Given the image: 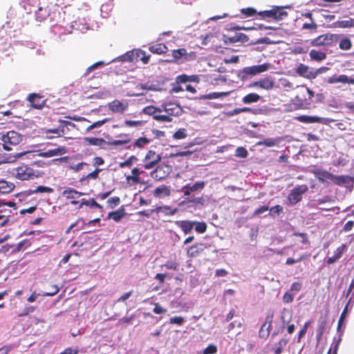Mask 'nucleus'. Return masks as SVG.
Listing matches in <instances>:
<instances>
[{
    "mask_svg": "<svg viewBox=\"0 0 354 354\" xmlns=\"http://www.w3.org/2000/svg\"><path fill=\"white\" fill-rule=\"evenodd\" d=\"M161 161V156L153 150H149L142 160L145 169H151L156 167L158 163Z\"/></svg>",
    "mask_w": 354,
    "mask_h": 354,
    "instance_id": "4",
    "label": "nucleus"
},
{
    "mask_svg": "<svg viewBox=\"0 0 354 354\" xmlns=\"http://www.w3.org/2000/svg\"><path fill=\"white\" fill-rule=\"evenodd\" d=\"M229 95V92H212L201 96V100H212L226 97Z\"/></svg>",
    "mask_w": 354,
    "mask_h": 354,
    "instance_id": "30",
    "label": "nucleus"
},
{
    "mask_svg": "<svg viewBox=\"0 0 354 354\" xmlns=\"http://www.w3.org/2000/svg\"><path fill=\"white\" fill-rule=\"evenodd\" d=\"M171 55L173 57V59L170 61L171 62H183L190 59V55L187 53V50L184 48L173 50Z\"/></svg>",
    "mask_w": 354,
    "mask_h": 354,
    "instance_id": "13",
    "label": "nucleus"
},
{
    "mask_svg": "<svg viewBox=\"0 0 354 354\" xmlns=\"http://www.w3.org/2000/svg\"><path fill=\"white\" fill-rule=\"evenodd\" d=\"M311 172L314 174L315 178L322 183L327 182L328 180H330L332 182L333 174L326 170L315 169H313Z\"/></svg>",
    "mask_w": 354,
    "mask_h": 354,
    "instance_id": "15",
    "label": "nucleus"
},
{
    "mask_svg": "<svg viewBox=\"0 0 354 354\" xmlns=\"http://www.w3.org/2000/svg\"><path fill=\"white\" fill-rule=\"evenodd\" d=\"M279 142V140L277 138H265L263 140L259 141L257 143V145L271 147L277 145Z\"/></svg>",
    "mask_w": 354,
    "mask_h": 354,
    "instance_id": "33",
    "label": "nucleus"
},
{
    "mask_svg": "<svg viewBox=\"0 0 354 354\" xmlns=\"http://www.w3.org/2000/svg\"><path fill=\"white\" fill-rule=\"evenodd\" d=\"M325 326H326V322H322L318 328H317V339L318 341H319L321 339H322V337L324 333V330H325Z\"/></svg>",
    "mask_w": 354,
    "mask_h": 354,
    "instance_id": "62",
    "label": "nucleus"
},
{
    "mask_svg": "<svg viewBox=\"0 0 354 354\" xmlns=\"http://www.w3.org/2000/svg\"><path fill=\"white\" fill-rule=\"evenodd\" d=\"M15 176L20 180L33 179L36 175L32 168L23 165L15 169Z\"/></svg>",
    "mask_w": 354,
    "mask_h": 354,
    "instance_id": "6",
    "label": "nucleus"
},
{
    "mask_svg": "<svg viewBox=\"0 0 354 354\" xmlns=\"http://www.w3.org/2000/svg\"><path fill=\"white\" fill-rule=\"evenodd\" d=\"M125 214V209L124 206H121L118 210L109 212L107 215V218L113 219L115 222H119Z\"/></svg>",
    "mask_w": 354,
    "mask_h": 354,
    "instance_id": "22",
    "label": "nucleus"
},
{
    "mask_svg": "<svg viewBox=\"0 0 354 354\" xmlns=\"http://www.w3.org/2000/svg\"><path fill=\"white\" fill-rule=\"evenodd\" d=\"M196 223L194 225L195 231L198 233L203 234L207 230V224L205 222H197L195 221Z\"/></svg>",
    "mask_w": 354,
    "mask_h": 354,
    "instance_id": "46",
    "label": "nucleus"
},
{
    "mask_svg": "<svg viewBox=\"0 0 354 354\" xmlns=\"http://www.w3.org/2000/svg\"><path fill=\"white\" fill-rule=\"evenodd\" d=\"M175 223L178 227H179L181 229V230L185 234H187L192 232L196 222L187 221V220H183V221H177L175 222Z\"/></svg>",
    "mask_w": 354,
    "mask_h": 354,
    "instance_id": "19",
    "label": "nucleus"
},
{
    "mask_svg": "<svg viewBox=\"0 0 354 354\" xmlns=\"http://www.w3.org/2000/svg\"><path fill=\"white\" fill-rule=\"evenodd\" d=\"M84 167H88V164L84 162H81L75 165H70V169L75 172H78L82 170Z\"/></svg>",
    "mask_w": 354,
    "mask_h": 354,
    "instance_id": "55",
    "label": "nucleus"
},
{
    "mask_svg": "<svg viewBox=\"0 0 354 354\" xmlns=\"http://www.w3.org/2000/svg\"><path fill=\"white\" fill-rule=\"evenodd\" d=\"M145 113L152 115L153 117L156 113H161V109L153 106H149L143 109Z\"/></svg>",
    "mask_w": 354,
    "mask_h": 354,
    "instance_id": "51",
    "label": "nucleus"
},
{
    "mask_svg": "<svg viewBox=\"0 0 354 354\" xmlns=\"http://www.w3.org/2000/svg\"><path fill=\"white\" fill-rule=\"evenodd\" d=\"M339 47L342 50H348L351 49L352 47L351 41L350 40V39L344 37L340 40Z\"/></svg>",
    "mask_w": 354,
    "mask_h": 354,
    "instance_id": "44",
    "label": "nucleus"
},
{
    "mask_svg": "<svg viewBox=\"0 0 354 354\" xmlns=\"http://www.w3.org/2000/svg\"><path fill=\"white\" fill-rule=\"evenodd\" d=\"M307 258L306 255L302 254L297 259H293V258H288L286 261V265H292L296 263H299L302 260Z\"/></svg>",
    "mask_w": 354,
    "mask_h": 354,
    "instance_id": "59",
    "label": "nucleus"
},
{
    "mask_svg": "<svg viewBox=\"0 0 354 354\" xmlns=\"http://www.w3.org/2000/svg\"><path fill=\"white\" fill-rule=\"evenodd\" d=\"M120 203V198L118 196H113L108 199V207L113 209Z\"/></svg>",
    "mask_w": 354,
    "mask_h": 354,
    "instance_id": "48",
    "label": "nucleus"
},
{
    "mask_svg": "<svg viewBox=\"0 0 354 354\" xmlns=\"http://www.w3.org/2000/svg\"><path fill=\"white\" fill-rule=\"evenodd\" d=\"M83 205L88 206L90 207H96L98 209H102V206L97 203L93 198H90L89 200H86L85 198L81 199V203L78 209H80L83 207Z\"/></svg>",
    "mask_w": 354,
    "mask_h": 354,
    "instance_id": "31",
    "label": "nucleus"
},
{
    "mask_svg": "<svg viewBox=\"0 0 354 354\" xmlns=\"http://www.w3.org/2000/svg\"><path fill=\"white\" fill-rule=\"evenodd\" d=\"M283 212V207L279 205H277L274 207H272L270 209V214L271 215H274V214H280L281 212Z\"/></svg>",
    "mask_w": 354,
    "mask_h": 354,
    "instance_id": "63",
    "label": "nucleus"
},
{
    "mask_svg": "<svg viewBox=\"0 0 354 354\" xmlns=\"http://www.w3.org/2000/svg\"><path fill=\"white\" fill-rule=\"evenodd\" d=\"M274 313H268L266 316L264 323L262 324L263 327H268V329H270L273 321Z\"/></svg>",
    "mask_w": 354,
    "mask_h": 354,
    "instance_id": "50",
    "label": "nucleus"
},
{
    "mask_svg": "<svg viewBox=\"0 0 354 354\" xmlns=\"http://www.w3.org/2000/svg\"><path fill=\"white\" fill-rule=\"evenodd\" d=\"M138 158L135 156H131L129 157L125 161L120 162V167L121 168L124 167H130L133 161H136Z\"/></svg>",
    "mask_w": 354,
    "mask_h": 354,
    "instance_id": "52",
    "label": "nucleus"
},
{
    "mask_svg": "<svg viewBox=\"0 0 354 354\" xmlns=\"http://www.w3.org/2000/svg\"><path fill=\"white\" fill-rule=\"evenodd\" d=\"M143 172V171H141L138 168L135 167L131 170V175L127 176L126 179L127 181L131 180L134 185L138 184L140 183V178L139 176Z\"/></svg>",
    "mask_w": 354,
    "mask_h": 354,
    "instance_id": "27",
    "label": "nucleus"
},
{
    "mask_svg": "<svg viewBox=\"0 0 354 354\" xmlns=\"http://www.w3.org/2000/svg\"><path fill=\"white\" fill-rule=\"evenodd\" d=\"M296 119L303 123H319L322 122V118L317 116H310L301 115L296 118Z\"/></svg>",
    "mask_w": 354,
    "mask_h": 354,
    "instance_id": "28",
    "label": "nucleus"
},
{
    "mask_svg": "<svg viewBox=\"0 0 354 354\" xmlns=\"http://www.w3.org/2000/svg\"><path fill=\"white\" fill-rule=\"evenodd\" d=\"M311 323H312L311 321H308L304 324L303 327L299 330V334H298V339H297L298 342H299L301 341V338L306 335L308 328Z\"/></svg>",
    "mask_w": 354,
    "mask_h": 354,
    "instance_id": "54",
    "label": "nucleus"
},
{
    "mask_svg": "<svg viewBox=\"0 0 354 354\" xmlns=\"http://www.w3.org/2000/svg\"><path fill=\"white\" fill-rule=\"evenodd\" d=\"M261 99V96L257 93H251L245 95L242 98V102L244 104H252L258 102Z\"/></svg>",
    "mask_w": 354,
    "mask_h": 354,
    "instance_id": "35",
    "label": "nucleus"
},
{
    "mask_svg": "<svg viewBox=\"0 0 354 354\" xmlns=\"http://www.w3.org/2000/svg\"><path fill=\"white\" fill-rule=\"evenodd\" d=\"M327 82L329 84H334L341 82L344 84H354V79L349 78L346 75H341L339 76L334 75L328 79Z\"/></svg>",
    "mask_w": 354,
    "mask_h": 354,
    "instance_id": "20",
    "label": "nucleus"
},
{
    "mask_svg": "<svg viewBox=\"0 0 354 354\" xmlns=\"http://www.w3.org/2000/svg\"><path fill=\"white\" fill-rule=\"evenodd\" d=\"M162 167H156V169L151 173V177L157 180H161L165 178L167 176V174H165V172L162 173Z\"/></svg>",
    "mask_w": 354,
    "mask_h": 354,
    "instance_id": "41",
    "label": "nucleus"
},
{
    "mask_svg": "<svg viewBox=\"0 0 354 354\" xmlns=\"http://www.w3.org/2000/svg\"><path fill=\"white\" fill-rule=\"evenodd\" d=\"M270 333V329H268V327L261 326L260 330L259 331V336L260 338L266 339Z\"/></svg>",
    "mask_w": 354,
    "mask_h": 354,
    "instance_id": "60",
    "label": "nucleus"
},
{
    "mask_svg": "<svg viewBox=\"0 0 354 354\" xmlns=\"http://www.w3.org/2000/svg\"><path fill=\"white\" fill-rule=\"evenodd\" d=\"M170 194L169 187L165 185L156 187L153 193L154 197L160 198L169 196Z\"/></svg>",
    "mask_w": 354,
    "mask_h": 354,
    "instance_id": "24",
    "label": "nucleus"
},
{
    "mask_svg": "<svg viewBox=\"0 0 354 354\" xmlns=\"http://www.w3.org/2000/svg\"><path fill=\"white\" fill-rule=\"evenodd\" d=\"M309 57L311 60L321 62L326 58V53L322 50L312 49L309 52Z\"/></svg>",
    "mask_w": 354,
    "mask_h": 354,
    "instance_id": "25",
    "label": "nucleus"
},
{
    "mask_svg": "<svg viewBox=\"0 0 354 354\" xmlns=\"http://www.w3.org/2000/svg\"><path fill=\"white\" fill-rule=\"evenodd\" d=\"M79 352V350L77 347L72 348L68 347L64 350L63 352L60 353L59 354H77Z\"/></svg>",
    "mask_w": 354,
    "mask_h": 354,
    "instance_id": "64",
    "label": "nucleus"
},
{
    "mask_svg": "<svg viewBox=\"0 0 354 354\" xmlns=\"http://www.w3.org/2000/svg\"><path fill=\"white\" fill-rule=\"evenodd\" d=\"M123 62H133L136 59V49L128 51L126 54L121 57Z\"/></svg>",
    "mask_w": 354,
    "mask_h": 354,
    "instance_id": "42",
    "label": "nucleus"
},
{
    "mask_svg": "<svg viewBox=\"0 0 354 354\" xmlns=\"http://www.w3.org/2000/svg\"><path fill=\"white\" fill-rule=\"evenodd\" d=\"M353 178L349 176H335L333 174L332 183L339 186H343L352 182Z\"/></svg>",
    "mask_w": 354,
    "mask_h": 354,
    "instance_id": "23",
    "label": "nucleus"
},
{
    "mask_svg": "<svg viewBox=\"0 0 354 354\" xmlns=\"http://www.w3.org/2000/svg\"><path fill=\"white\" fill-rule=\"evenodd\" d=\"M59 125L58 128L48 129L45 131L46 133H55L57 136L55 137H60L66 134V129H68V126L75 127V124L71 122L66 120H59ZM55 136H48V138H53Z\"/></svg>",
    "mask_w": 354,
    "mask_h": 354,
    "instance_id": "8",
    "label": "nucleus"
},
{
    "mask_svg": "<svg viewBox=\"0 0 354 354\" xmlns=\"http://www.w3.org/2000/svg\"><path fill=\"white\" fill-rule=\"evenodd\" d=\"M108 121H109V119L106 118L102 120H99V121L95 122L86 128V131H89L93 129L100 127Z\"/></svg>",
    "mask_w": 354,
    "mask_h": 354,
    "instance_id": "56",
    "label": "nucleus"
},
{
    "mask_svg": "<svg viewBox=\"0 0 354 354\" xmlns=\"http://www.w3.org/2000/svg\"><path fill=\"white\" fill-rule=\"evenodd\" d=\"M0 139L3 141V149L6 151H10L11 150V148L8 146V144L11 145H16L21 142V137L16 131H8L7 134L0 133Z\"/></svg>",
    "mask_w": 354,
    "mask_h": 354,
    "instance_id": "3",
    "label": "nucleus"
},
{
    "mask_svg": "<svg viewBox=\"0 0 354 354\" xmlns=\"http://www.w3.org/2000/svg\"><path fill=\"white\" fill-rule=\"evenodd\" d=\"M14 188L15 185L12 183H10L4 180H0V194H8L11 192Z\"/></svg>",
    "mask_w": 354,
    "mask_h": 354,
    "instance_id": "29",
    "label": "nucleus"
},
{
    "mask_svg": "<svg viewBox=\"0 0 354 354\" xmlns=\"http://www.w3.org/2000/svg\"><path fill=\"white\" fill-rule=\"evenodd\" d=\"M338 35L326 33L311 39L310 44L312 46L315 47H330L334 46L338 41Z\"/></svg>",
    "mask_w": 354,
    "mask_h": 354,
    "instance_id": "1",
    "label": "nucleus"
},
{
    "mask_svg": "<svg viewBox=\"0 0 354 354\" xmlns=\"http://www.w3.org/2000/svg\"><path fill=\"white\" fill-rule=\"evenodd\" d=\"M134 141V146L136 149H142L151 142V140L147 137H140Z\"/></svg>",
    "mask_w": 354,
    "mask_h": 354,
    "instance_id": "39",
    "label": "nucleus"
},
{
    "mask_svg": "<svg viewBox=\"0 0 354 354\" xmlns=\"http://www.w3.org/2000/svg\"><path fill=\"white\" fill-rule=\"evenodd\" d=\"M149 50L152 53L162 55L165 54L168 51V48L165 44L160 43L151 46L149 48Z\"/></svg>",
    "mask_w": 354,
    "mask_h": 354,
    "instance_id": "26",
    "label": "nucleus"
},
{
    "mask_svg": "<svg viewBox=\"0 0 354 354\" xmlns=\"http://www.w3.org/2000/svg\"><path fill=\"white\" fill-rule=\"evenodd\" d=\"M318 26L315 20H312L310 23H304L301 26V30H307L309 33L314 34L317 32Z\"/></svg>",
    "mask_w": 354,
    "mask_h": 354,
    "instance_id": "40",
    "label": "nucleus"
},
{
    "mask_svg": "<svg viewBox=\"0 0 354 354\" xmlns=\"http://www.w3.org/2000/svg\"><path fill=\"white\" fill-rule=\"evenodd\" d=\"M153 118L160 122H171L172 118L167 115H161L160 113H156Z\"/></svg>",
    "mask_w": 354,
    "mask_h": 354,
    "instance_id": "49",
    "label": "nucleus"
},
{
    "mask_svg": "<svg viewBox=\"0 0 354 354\" xmlns=\"http://www.w3.org/2000/svg\"><path fill=\"white\" fill-rule=\"evenodd\" d=\"M67 152L66 147L62 146L57 148L50 149L46 151L39 152V156L44 158H50L56 156H61L65 154Z\"/></svg>",
    "mask_w": 354,
    "mask_h": 354,
    "instance_id": "18",
    "label": "nucleus"
},
{
    "mask_svg": "<svg viewBox=\"0 0 354 354\" xmlns=\"http://www.w3.org/2000/svg\"><path fill=\"white\" fill-rule=\"evenodd\" d=\"M187 136V130L184 128H181L174 133L173 138L176 140H180L185 138Z\"/></svg>",
    "mask_w": 354,
    "mask_h": 354,
    "instance_id": "47",
    "label": "nucleus"
},
{
    "mask_svg": "<svg viewBox=\"0 0 354 354\" xmlns=\"http://www.w3.org/2000/svg\"><path fill=\"white\" fill-rule=\"evenodd\" d=\"M108 108L113 113H122L128 109V104H124L118 100H115L108 104Z\"/></svg>",
    "mask_w": 354,
    "mask_h": 354,
    "instance_id": "17",
    "label": "nucleus"
},
{
    "mask_svg": "<svg viewBox=\"0 0 354 354\" xmlns=\"http://www.w3.org/2000/svg\"><path fill=\"white\" fill-rule=\"evenodd\" d=\"M241 13L245 15V17H252L258 12L257 10L253 8H242L241 10Z\"/></svg>",
    "mask_w": 354,
    "mask_h": 354,
    "instance_id": "57",
    "label": "nucleus"
},
{
    "mask_svg": "<svg viewBox=\"0 0 354 354\" xmlns=\"http://www.w3.org/2000/svg\"><path fill=\"white\" fill-rule=\"evenodd\" d=\"M308 190L306 185H301L293 188L288 196V200L291 205H295L302 199V195Z\"/></svg>",
    "mask_w": 354,
    "mask_h": 354,
    "instance_id": "7",
    "label": "nucleus"
},
{
    "mask_svg": "<svg viewBox=\"0 0 354 354\" xmlns=\"http://www.w3.org/2000/svg\"><path fill=\"white\" fill-rule=\"evenodd\" d=\"M314 92L308 87H303L295 97V101L299 107L308 108L313 102Z\"/></svg>",
    "mask_w": 354,
    "mask_h": 354,
    "instance_id": "2",
    "label": "nucleus"
},
{
    "mask_svg": "<svg viewBox=\"0 0 354 354\" xmlns=\"http://www.w3.org/2000/svg\"><path fill=\"white\" fill-rule=\"evenodd\" d=\"M30 106L37 109H41L45 104L43 97L37 93H31L27 97Z\"/></svg>",
    "mask_w": 354,
    "mask_h": 354,
    "instance_id": "14",
    "label": "nucleus"
},
{
    "mask_svg": "<svg viewBox=\"0 0 354 354\" xmlns=\"http://www.w3.org/2000/svg\"><path fill=\"white\" fill-rule=\"evenodd\" d=\"M271 68V64L264 63L260 65L247 66L243 68V73L249 75H256L261 73L266 72Z\"/></svg>",
    "mask_w": 354,
    "mask_h": 354,
    "instance_id": "9",
    "label": "nucleus"
},
{
    "mask_svg": "<svg viewBox=\"0 0 354 354\" xmlns=\"http://www.w3.org/2000/svg\"><path fill=\"white\" fill-rule=\"evenodd\" d=\"M124 124L126 126L129 127H136L142 125L143 122L141 120H126L124 121Z\"/></svg>",
    "mask_w": 354,
    "mask_h": 354,
    "instance_id": "61",
    "label": "nucleus"
},
{
    "mask_svg": "<svg viewBox=\"0 0 354 354\" xmlns=\"http://www.w3.org/2000/svg\"><path fill=\"white\" fill-rule=\"evenodd\" d=\"M53 189L50 187H46L43 185L38 186L33 190H30V194L35 193H53Z\"/></svg>",
    "mask_w": 354,
    "mask_h": 354,
    "instance_id": "45",
    "label": "nucleus"
},
{
    "mask_svg": "<svg viewBox=\"0 0 354 354\" xmlns=\"http://www.w3.org/2000/svg\"><path fill=\"white\" fill-rule=\"evenodd\" d=\"M84 195V193L77 191L71 187H66L62 192V196L69 201V204L73 206H80L81 203L80 197Z\"/></svg>",
    "mask_w": 354,
    "mask_h": 354,
    "instance_id": "5",
    "label": "nucleus"
},
{
    "mask_svg": "<svg viewBox=\"0 0 354 354\" xmlns=\"http://www.w3.org/2000/svg\"><path fill=\"white\" fill-rule=\"evenodd\" d=\"M288 342L287 339H281L273 347L272 351L275 354H281L283 349L286 346Z\"/></svg>",
    "mask_w": 354,
    "mask_h": 354,
    "instance_id": "38",
    "label": "nucleus"
},
{
    "mask_svg": "<svg viewBox=\"0 0 354 354\" xmlns=\"http://www.w3.org/2000/svg\"><path fill=\"white\" fill-rule=\"evenodd\" d=\"M150 55H147L146 52L142 49H136V61L140 60L145 64L149 63Z\"/></svg>",
    "mask_w": 354,
    "mask_h": 354,
    "instance_id": "37",
    "label": "nucleus"
},
{
    "mask_svg": "<svg viewBox=\"0 0 354 354\" xmlns=\"http://www.w3.org/2000/svg\"><path fill=\"white\" fill-rule=\"evenodd\" d=\"M205 186V181H197L194 184L188 183L183 187L182 192L185 196H188L192 192H201Z\"/></svg>",
    "mask_w": 354,
    "mask_h": 354,
    "instance_id": "10",
    "label": "nucleus"
},
{
    "mask_svg": "<svg viewBox=\"0 0 354 354\" xmlns=\"http://www.w3.org/2000/svg\"><path fill=\"white\" fill-rule=\"evenodd\" d=\"M120 137H124V139L123 140H111V141H109L108 142H106L108 145H111V146H120V145H127L128 144L129 142H131V138L127 135V134H124V135H120L119 136Z\"/></svg>",
    "mask_w": 354,
    "mask_h": 354,
    "instance_id": "34",
    "label": "nucleus"
},
{
    "mask_svg": "<svg viewBox=\"0 0 354 354\" xmlns=\"http://www.w3.org/2000/svg\"><path fill=\"white\" fill-rule=\"evenodd\" d=\"M248 156L247 149L243 147H239L235 151V156L239 158H246Z\"/></svg>",
    "mask_w": 354,
    "mask_h": 354,
    "instance_id": "53",
    "label": "nucleus"
},
{
    "mask_svg": "<svg viewBox=\"0 0 354 354\" xmlns=\"http://www.w3.org/2000/svg\"><path fill=\"white\" fill-rule=\"evenodd\" d=\"M288 17V12L282 7L273 6L272 8V19L279 21Z\"/></svg>",
    "mask_w": 354,
    "mask_h": 354,
    "instance_id": "21",
    "label": "nucleus"
},
{
    "mask_svg": "<svg viewBox=\"0 0 354 354\" xmlns=\"http://www.w3.org/2000/svg\"><path fill=\"white\" fill-rule=\"evenodd\" d=\"M102 171L101 169L95 168L94 171L90 172L86 176H84L80 178V181L83 182L86 180H96L98 178L99 173Z\"/></svg>",
    "mask_w": 354,
    "mask_h": 354,
    "instance_id": "43",
    "label": "nucleus"
},
{
    "mask_svg": "<svg viewBox=\"0 0 354 354\" xmlns=\"http://www.w3.org/2000/svg\"><path fill=\"white\" fill-rule=\"evenodd\" d=\"M334 27L341 28L354 27V19L349 18L346 20L337 21L334 23Z\"/></svg>",
    "mask_w": 354,
    "mask_h": 354,
    "instance_id": "32",
    "label": "nucleus"
},
{
    "mask_svg": "<svg viewBox=\"0 0 354 354\" xmlns=\"http://www.w3.org/2000/svg\"><path fill=\"white\" fill-rule=\"evenodd\" d=\"M248 40V37L242 32L236 33L234 36L223 35V41L225 44L245 43Z\"/></svg>",
    "mask_w": 354,
    "mask_h": 354,
    "instance_id": "16",
    "label": "nucleus"
},
{
    "mask_svg": "<svg viewBox=\"0 0 354 354\" xmlns=\"http://www.w3.org/2000/svg\"><path fill=\"white\" fill-rule=\"evenodd\" d=\"M85 142L90 145L98 146L102 147V146L106 143V142L102 138H85Z\"/></svg>",
    "mask_w": 354,
    "mask_h": 354,
    "instance_id": "36",
    "label": "nucleus"
},
{
    "mask_svg": "<svg viewBox=\"0 0 354 354\" xmlns=\"http://www.w3.org/2000/svg\"><path fill=\"white\" fill-rule=\"evenodd\" d=\"M274 80L271 77H266L259 80V81L251 83L250 86L263 88L266 90H271L274 87Z\"/></svg>",
    "mask_w": 354,
    "mask_h": 354,
    "instance_id": "12",
    "label": "nucleus"
},
{
    "mask_svg": "<svg viewBox=\"0 0 354 354\" xmlns=\"http://www.w3.org/2000/svg\"><path fill=\"white\" fill-rule=\"evenodd\" d=\"M207 247L202 242H198L187 249V256L189 258H195L200 255Z\"/></svg>",
    "mask_w": 354,
    "mask_h": 354,
    "instance_id": "11",
    "label": "nucleus"
},
{
    "mask_svg": "<svg viewBox=\"0 0 354 354\" xmlns=\"http://www.w3.org/2000/svg\"><path fill=\"white\" fill-rule=\"evenodd\" d=\"M217 353V346L214 344H209L203 352V354H215Z\"/></svg>",
    "mask_w": 354,
    "mask_h": 354,
    "instance_id": "58",
    "label": "nucleus"
}]
</instances>
